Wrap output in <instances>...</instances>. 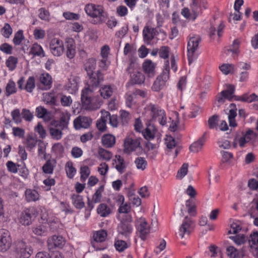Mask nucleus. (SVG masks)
I'll list each match as a JSON object with an SVG mask.
<instances>
[{"label": "nucleus", "instance_id": "f257e3e1", "mask_svg": "<svg viewBox=\"0 0 258 258\" xmlns=\"http://www.w3.org/2000/svg\"><path fill=\"white\" fill-rule=\"evenodd\" d=\"M132 217L131 215H124L117 227V231L119 234L128 237L132 233L133 227L132 225Z\"/></svg>", "mask_w": 258, "mask_h": 258}, {"label": "nucleus", "instance_id": "f03ea898", "mask_svg": "<svg viewBox=\"0 0 258 258\" xmlns=\"http://www.w3.org/2000/svg\"><path fill=\"white\" fill-rule=\"evenodd\" d=\"M227 89L222 91L218 93L216 96L217 101V106L219 107L221 104L225 102V100L227 99L229 101H232L234 97L235 87L233 85H226Z\"/></svg>", "mask_w": 258, "mask_h": 258}, {"label": "nucleus", "instance_id": "7ed1b4c3", "mask_svg": "<svg viewBox=\"0 0 258 258\" xmlns=\"http://www.w3.org/2000/svg\"><path fill=\"white\" fill-rule=\"evenodd\" d=\"M166 63L165 69L163 70L162 74L157 77L152 87V90L155 91H160L169 78V61L167 60Z\"/></svg>", "mask_w": 258, "mask_h": 258}, {"label": "nucleus", "instance_id": "20e7f679", "mask_svg": "<svg viewBox=\"0 0 258 258\" xmlns=\"http://www.w3.org/2000/svg\"><path fill=\"white\" fill-rule=\"evenodd\" d=\"M37 215V211L34 208L27 209L21 214L19 222L23 225H30L36 218Z\"/></svg>", "mask_w": 258, "mask_h": 258}, {"label": "nucleus", "instance_id": "39448f33", "mask_svg": "<svg viewBox=\"0 0 258 258\" xmlns=\"http://www.w3.org/2000/svg\"><path fill=\"white\" fill-rule=\"evenodd\" d=\"M85 10L89 16L97 19L96 23H101L103 21V18H104V16L102 7L101 6L88 4L86 6Z\"/></svg>", "mask_w": 258, "mask_h": 258}, {"label": "nucleus", "instance_id": "423d86ee", "mask_svg": "<svg viewBox=\"0 0 258 258\" xmlns=\"http://www.w3.org/2000/svg\"><path fill=\"white\" fill-rule=\"evenodd\" d=\"M14 253L16 258H29L32 253V250L23 241H19L16 243Z\"/></svg>", "mask_w": 258, "mask_h": 258}, {"label": "nucleus", "instance_id": "0eeeda50", "mask_svg": "<svg viewBox=\"0 0 258 258\" xmlns=\"http://www.w3.org/2000/svg\"><path fill=\"white\" fill-rule=\"evenodd\" d=\"M150 110L151 112L152 119L154 120L158 118V121L160 124L164 125L166 123V117L165 111L162 109L158 105L153 104L151 105Z\"/></svg>", "mask_w": 258, "mask_h": 258}, {"label": "nucleus", "instance_id": "6e6552de", "mask_svg": "<svg viewBox=\"0 0 258 258\" xmlns=\"http://www.w3.org/2000/svg\"><path fill=\"white\" fill-rule=\"evenodd\" d=\"M66 244L64 238L61 235H53L47 240V247L49 250L54 248H62Z\"/></svg>", "mask_w": 258, "mask_h": 258}, {"label": "nucleus", "instance_id": "1a4fd4ad", "mask_svg": "<svg viewBox=\"0 0 258 258\" xmlns=\"http://www.w3.org/2000/svg\"><path fill=\"white\" fill-rule=\"evenodd\" d=\"M11 238L10 234L6 229H0V251H6L11 246Z\"/></svg>", "mask_w": 258, "mask_h": 258}, {"label": "nucleus", "instance_id": "9d476101", "mask_svg": "<svg viewBox=\"0 0 258 258\" xmlns=\"http://www.w3.org/2000/svg\"><path fill=\"white\" fill-rule=\"evenodd\" d=\"M201 39L200 37H191L187 43L188 60L190 64L193 61L194 53L198 48Z\"/></svg>", "mask_w": 258, "mask_h": 258}, {"label": "nucleus", "instance_id": "9b49d317", "mask_svg": "<svg viewBox=\"0 0 258 258\" xmlns=\"http://www.w3.org/2000/svg\"><path fill=\"white\" fill-rule=\"evenodd\" d=\"M88 76L89 78L88 81V87L93 89L100 86L104 81L103 74L100 71H97L96 73H93V75Z\"/></svg>", "mask_w": 258, "mask_h": 258}, {"label": "nucleus", "instance_id": "f8f14e48", "mask_svg": "<svg viewBox=\"0 0 258 258\" xmlns=\"http://www.w3.org/2000/svg\"><path fill=\"white\" fill-rule=\"evenodd\" d=\"M49 47L51 53L57 56H60L64 49L62 41L57 38H54L51 40Z\"/></svg>", "mask_w": 258, "mask_h": 258}, {"label": "nucleus", "instance_id": "ddd939ff", "mask_svg": "<svg viewBox=\"0 0 258 258\" xmlns=\"http://www.w3.org/2000/svg\"><path fill=\"white\" fill-rule=\"evenodd\" d=\"M92 121L91 118L90 117L79 116L74 121V127L76 130H79L81 128H87L90 127Z\"/></svg>", "mask_w": 258, "mask_h": 258}, {"label": "nucleus", "instance_id": "4468645a", "mask_svg": "<svg viewBox=\"0 0 258 258\" xmlns=\"http://www.w3.org/2000/svg\"><path fill=\"white\" fill-rule=\"evenodd\" d=\"M57 120H52L49 127L50 136L53 139L59 140L62 138V133L61 127L58 126Z\"/></svg>", "mask_w": 258, "mask_h": 258}, {"label": "nucleus", "instance_id": "2eb2a0df", "mask_svg": "<svg viewBox=\"0 0 258 258\" xmlns=\"http://www.w3.org/2000/svg\"><path fill=\"white\" fill-rule=\"evenodd\" d=\"M140 142L139 139L126 138L124 141V152L130 153L140 147Z\"/></svg>", "mask_w": 258, "mask_h": 258}, {"label": "nucleus", "instance_id": "dca6fc26", "mask_svg": "<svg viewBox=\"0 0 258 258\" xmlns=\"http://www.w3.org/2000/svg\"><path fill=\"white\" fill-rule=\"evenodd\" d=\"M192 221L187 216L184 218L179 231V235L182 238L185 234L189 235L191 232Z\"/></svg>", "mask_w": 258, "mask_h": 258}, {"label": "nucleus", "instance_id": "f3484780", "mask_svg": "<svg viewBox=\"0 0 258 258\" xmlns=\"http://www.w3.org/2000/svg\"><path fill=\"white\" fill-rule=\"evenodd\" d=\"M227 254L230 258H243L245 255L246 250L242 248L238 250L233 246H230L226 249Z\"/></svg>", "mask_w": 258, "mask_h": 258}, {"label": "nucleus", "instance_id": "a211bd4d", "mask_svg": "<svg viewBox=\"0 0 258 258\" xmlns=\"http://www.w3.org/2000/svg\"><path fill=\"white\" fill-rule=\"evenodd\" d=\"M206 141V133L200 138L197 141L192 143L189 147V150L191 152L197 153L200 151Z\"/></svg>", "mask_w": 258, "mask_h": 258}, {"label": "nucleus", "instance_id": "6ab92c4d", "mask_svg": "<svg viewBox=\"0 0 258 258\" xmlns=\"http://www.w3.org/2000/svg\"><path fill=\"white\" fill-rule=\"evenodd\" d=\"M143 69L149 77H152L155 75V65L151 60L145 61L143 64Z\"/></svg>", "mask_w": 258, "mask_h": 258}, {"label": "nucleus", "instance_id": "aec40b11", "mask_svg": "<svg viewBox=\"0 0 258 258\" xmlns=\"http://www.w3.org/2000/svg\"><path fill=\"white\" fill-rule=\"evenodd\" d=\"M67 50L66 52L67 56L71 59L73 58L76 54V46L73 39H69L67 42Z\"/></svg>", "mask_w": 258, "mask_h": 258}, {"label": "nucleus", "instance_id": "412c9836", "mask_svg": "<svg viewBox=\"0 0 258 258\" xmlns=\"http://www.w3.org/2000/svg\"><path fill=\"white\" fill-rule=\"evenodd\" d=\"M102 143L106 148L113 147L115 143V138L111 134H106L102 136Z\"/></svg>", "mask_w": 258, "mask_h": 258}, {"label": "nucleus", "instance_id": "4be33fe9", "mask_svg": "<svg viewBox=\"0 0 258 258\" xmlns=\"http://www.w3.org/2000/svg\"><path fill=\"white\" fill-rule=\"evenodd\" d=\"M138 230L140 233V237L143 240L146 239V235L150 232V227L147 222L144 221L139 225Z\"/></svg>", "mask_w": 258, "mask_h": 258}, {"label": "nucleus", "instance_id": "5701e85b", "mask_svg": "<svg viewBox=\"0 0 258 258\" xmlns=\"http://www.w3.org/2000/svg\"><path fill=\"white\" fill-rule=\"evenodd\" d=\"M107 235V232L104 230L97 231L93 235L94 241L91 242L92 246L95 247V242H102L104 241Z\"/></svg>", "mask_w": 258, "mask_h": 258}, {"label": "nucleus", "instance_id": "b1692460", "mask_svg": "<svg viewBox=\"0 0 258 258\" xmlns=\"http://www.w3.org/2000/svg\"><path fill=\"white\" fill-rule=\"evenodd\" d=\"M40 81L44 86L42 90H47L50 88L51 85V77L48 74H43L40 77Z\"/></svg>", "mask_w": 258, "mask_h": 258}, {"label": "nucleus", "instance_id": "393cba45", "mask_svg": "<svg viewBox=\"0 0 258 258\" xmlns=\"http://www.w3.org/2000/svg\"><path fill=\"white\" fill-rule=\"evenodd\" d=\"M96 60L95 59L91 58H89L87 62L85 64V69L87 72L88 76L93 75L94 70L95 69Z\"/></svg>", "mask_w": 258, "mask_h": 258}, {"label": "nucleus", "instance_id": "a878e982", "mask_svg": "<svg viewBox=\"0 0 258 258\" xmlns=\"http://www.w3.org/2000/svg\"><path fill=\"white\" fill-rule=\"evenodd\" d=\"M73 203L77 209H81L84 207L85 203L83 201V198L79 195L73 194L72 196Z\"/></svg>", "mask_w": 258, "mask_h": 258}, {"label": "nucleus", "instance_id": "bb28decb", "mask_svg": "<svg viewBox=\"0 0 258 258\" xmlns=\"http://www.w3.org/2000/svg\"><path fill=\"white\" fill-rule=\"evenodd\" d=\"M156 131L154 125L150 124H148L143 133L144 138L147 140L153 139L155 137V132Z\"/></svg>", "mask_w": 258, "mask_h": 258}, {"label": "nucleus", "instance_id": "cd10ccee", "mask_svg": "<svg viewBox=\"0 0 258 258\" xmlns=\"http://www.w3.org/2000/svg\"><path fill=\"white\" fill-rule=\"evenodd\" d=\"M145 80L144 75L141 72H137L131 76V81L133 84H142Z\"/></svg>", "mask_w": 258, "mask_h": 258}, {"label": "nucleus", "instance_id": "c85d7f7f", "mask_svg": "<svg viewBox=\"0 0 258 258\" xmlns=\"http://www.w3.org/2000/svg\"><path fill=\"white\" fill-rule=\"evenodd\" d=\"M33 232L38 236H46L48 233V228L44 225H40L32 228Z\"/></svg>", "mask_w": 258, "mask_h": 258}, {"label": "nucleus", "instance_id": "c756f323", "mask_svg": "<svg viewBox=\"0 0 258 258\" xmlns=\"http://www.w3.org/2000/svg\"><path fill=\"white\" fill-rule=\"evenodd\" d=\"M18 58L13 56H10L7 59L6 64L9 70L12 71L15 69L18 63Z\"/></svg>", "mask_w": 258, "mask_h": 258}, {"label": "nucleus", "instance_id": "7c9ffc66", "mask_svg": "<svg viewBox=\"0 0 258 258\" xmlns=\"http://www.w3.org/2000/svg\"><path fill=\"white\" fill-rule=\"evenodd\" d=\"M38 141L39 140H37L36 138H34L32 135H29L27 137L25 142L27 148L29 150H31L36 146Z\"/></svg>", "mask_w": 258, "mask_h": 258}, {"label": "nucleus", "instance_id": "2f4dec72", "mask_svg": "<svg viewBox=\"0 0 258 258\" xmlns=\"http://www.w3.org/2000/svg\"><path fill=\"white\" fill-rule=\"evenodd\" d=\"M97 213L101 217H106L110 213V209L105 204H101L97 208Z\"/></svg>", "mask_w": 258, "mask_h": 258}, {"label": "nucleus", "instance_id": "473e14b6", "mask_svg": "<svg viewBox=\"0 0 258 258\" xmlns=\"http://www.w3.org/2000/svg\"><path fill=\"white\" fill-rule=\"evenodd\" d=\"M30 53L33 54L34 55L44 56V53L41 46L37 43H34L31 48L30 51Z\"/></svg>", "mask_w": 258, "mask_h": 258}, {"label": "nucleus", "instance_id": "72a5a7b5", "mask_svg": "<svg viewBox=\"0 0 258 258\" xmlns=\"http://www.w3.org/2000/svg\"><path fill=\"white\" fill-rule=\"evenodd\" d=\"M66 170L69 178H72L76 172V169L73 167V164L72 162L69 161L66 165Z\"/></svg>", "mask_w": 258, "mask_h": 258}, {"label": "nucleus", "instance_id": "f704fd0d", "mask_svg": "<svg viewBox=\"0 0 258 258\" xmlns=\"http://www.w3.org/2000/svg\"><path fill=\"white\" fill-rule=\"evenodd\" d=\"M104 114L107 119L108 117H109L110 125L114 127H116L118 125L117 116L116 115H111L110 113L108 111H105Z\"/></svg>", "mask_w": 258, "mask_h": 258}, {"label": "nucleus", "instance_id": "c9c22d12", "mask_svg": "<svg viewBox=\"0 0 258 258\" xmlns=\"http://www.w3.org/2000/svg\"><path fill=\"white\" fill-rule=\"evenodd\" d=\"M16 92V85L14 82L10 80L6 88V95L9 96Z\"/></svg>", "mask_w": 258, "mask_h": 258}, {"label": "nucleus", "instance_id": "e433bc0d", "mask_svg": "<svg viewBox=\"0 0 258 258\" xmlns=\"http://www.w3.org/2000/svg\"><path fill=\"white\" fill-rule=\"evenodd\" d=\"M135 163L136 165L137 168L142 170H145L147 165V162L143 157L137 158L135 161Z\"/></svg>", "mask_w": 258, "mask_h": 258}, {"label": "nucleus", "instance_id": "4c0bfd02", "mask_svg": "<svg viewBox=\"0 0 258 258\" xmlns=\"http://www.w3.org/2000/svg\"><path fill=\"white\" fill-rule=\"evenodd\" d=\"M219 119V116L217 114H214L209 117L208 122L209 128L213 129L218 125Z\"/></svg>", "mask_w": 258, "mask_h": 258}, {"label": "nucleus", "instance_id": "58836bf2", "mask_svg": "<svg viewBox=\"0 0 258 258\" xmlns=\"http://www.w3.org/2000/svg\"><path fill=\"white\" fill-rule=\"evenodd\" d=\"M101 96L104 98L110 97L112 93L111 87L109 86H104L99 90Z\"/></svg>", "mask_w": 258, "mask_h": 258}, {"label": "nucleus", "instance_id": "ea45409f", "mask_svg": "<svg viewBox=\"0 0 258 258\" xmlns=\"http://www.w3.org/2000/svg\"><path fill=\"white\" fill-rule=\"evenodd\" d=\"M26 198L28 202L35 201L38 199V194L35 190H27Z\"/></svg>", "mask_w": 258, "mask_h": 258}, {"label": "nucleus", "instance_id": "a19ab883", "mask_svg": "<svg viewBox=\"0 0 258 258\" xmlns=\"http://www.w3.org/2000/svg\"><path fill=\"white\" fill-rule=\"evenodd\" d=\"M104 186H100L93 196L92 202L97 203L100 202L102 197V192L103 191Z\"/></svg>", "mask_w": 258, "mask_h": 258}, {"label": "nucleus", "instance_id": "79ce46f5", "mask_svg": "<svg viewBox=\"0 0 258 258\" xmlns=\"http://www.w3.org/2000/svg\"><path fill=\"white\" fill-rule=\"evenodd\" d=\"M107 121V118H106V117L105 116L104 113L103 114V116L101 117V118L99 119V120L97 121V122L96 123V126L98 128V129L101 131L104 132L105 131L106 126V123Z\"/></svg>", "mask_w": 258, "mask_h": 258}, {"label": "nucleus", "instance_id": "37998d69", "mask_svg": "<svg viewBox=\"0 0 258 258\" xmlns=\"http://www.w3.org/2000/svg\"><path fill=\"white\" fill-rule=\"evenodd\" d=\"M1 33L4 37L9 38L12 33V28L10 25L8 23H6L1 29Z\"/></svg>", "mask_w": 258, "mask_h": 258}, {"label": "nucleus", "instance_id": "c03bdc74", "mask_svg": "<svg viewBox=\"0 0 258 258\" xmlns=\"http://www.w3.org/2000/svg\"><path fill=\"white\" fill-rule=\"evenodd\" d=\"M70 115L69 114L63 115L60 119V121H57L58 123V126L59 127H61V130H63L64 128L67 127L68 124L69 123V120H70Z\"/></svg>", "mask_w": 258, "mask_h": 258}, {"label": "nucleus", "instance_id": "a18cd8bd", "mask_svg": "<svg viewBox=\"0 0 258 258\" xmlns=\"http://www.w3.org/2000/svg\"><path fill=\"white\" fill-rule=\"evenodd\" d=\"M114 246L117 250L122 252L127 247L126 242L122 240H117L115 241Z\"/></svg>", "mask_w": 258, "mask_h": 258}, {"label": "nucleus", "instance_id": "49530a36", "mask_svg": "<svg viewBox=\"0 0 258 258\" xmlns=\"http://www.w3.org/2000/svg\"><path fill=\"white\" fill-rule=\"evenodd\" d=\"M221 71L225 75H228L229 73H232L233 71L234 66L232 64L225 63L223 64L219 67Z\"/></svg>", "mask_w": 258, "mask_h": 258}, {"label": "nucleus", "instance_id": "de8ad7c7", "mask_svg": "<svg viewBox=\"0 0 258 258\" xmlns=\"http://www.w3.org/2000/svg\"><path fill=\"white\" fill-rule=\"evenodd\" d=\"M24 39L23 36V31L21 30H19L15 35L13 39L14 43L16 45H19L21 43L22 41Z\"/></svg>", "mask_w": 258, "mask_h": 258}, {"label": "nucleus", "instance_id": "09e8293b", "mask_svg": "<svg viewBox=\"0 0 258 258\" xmlns=\"http://www.w3.org/2000/svg\"><path fill=\"white\" fill-rule=\"evenodd\" d=\"M81 179L85 181L90 173L89 168L87 166H82L80 168Z\"/></svg>", "mask_w": 258, "mask_h": 258}, {"label": "nucleus", "instance_id": "8fccbe9b", "mask_svg": "<svg viewBox=\"0 0 258 258\" xmlns=\"http://www.w3.org/2000/svg\"><path fill=\"white\" fill-rule=\"evenodd\" d=\"M98 154L103 159L109 160L112 157V154L109 151L103 148H99Z\"/></svg>", "mask_w": 258, "mask_h": 258}, {"label": "nucleus", "instance_id": "3c124183", "mask_svg": "<svg viewBox=\"0 0 258 258\" xmlns=\"http://www.w3.org/2000/svg\"><path fill=\"white\" fill-rule=\"evenodd\" d=\"M229 238L238 245L243 244L246 241V237L243 234L237 235L236 236H230Z\"/></svg>", "mask_w": 258, "mask_h": 258}, {"label": "nucleus", "instance_id": "603ef678", "mask_svg": "<svg viewBox=\"0 0 258 258\" xmlns=\"http://www.w3.org/2000/svg\"><path fill=\"white\" fill-rule=\"evenodd\" d=\"M165 144L169 150H171L176 146L175 140L171 136H167L165 139Z\"/></svg>", "mask_w": 258, "mask_h": 258}, {"label": "nucleus", "instance_id": "864d4df0", "mask_svg": "<svg viewBox=\"0 0 258 258\" xmlns=\"http://www.w3.org/2000/svg\"><path fill=\"white\" fill-rule=\"evenodd\" d=\"M120 118L122 125L126 124L130 120L129 113L125 110H121Z\"/></svg>", "mask_w": 258, "mask_h": 258}, {"label": "nucleus", "instance_id": "5fc2aeb1", "mask_svg": "<svg viewBox=\"0 0 258 258\" xmlns=\"http://www.w3.org/2000/svg\"><path fill=\"white\" fill-rule=\"evenodd\" d=\"M35 87V79L33 77H30L28 79L26 84L25 87L28 92H31L33 89Z\"/></svg>", "mask_w": 258, "mask_h": 258}, {"label": "nucleus", "instance_id": "6e6d98bb", "mask_svg": "<svg viewBox=\"0 0 258 258\" xmlns=\"http://www.w3.org/2000/svg\"><path fill=\"white\" fill-rule=\"evenodd\" d=\"M13 120L16 123H19L22 121L21 113L19 109H15L11 112Z\"/></svg>", "mask_w": 258, "mask_h": 258}, {"label": "nucleus", "instance_id": "4d7b16f0", "mask_svg": "<svg viewBox=\"0 0 258 258\" xmlns=\"http://www.w3.org/2000/svg\"><path fill=\"white\" fill-rule=\"evenodd\" d=\"M39 17L43 20L48 21L49 20V13L44 8L39 10Z\"/></svg>", "mask_w": 258, "mask_h": 258}, {"label": "nucleus", "instance_id": "13d9d810", "mask_svg": "<svg viewBox=\"0 0 258 258\" xmlns=\"http://www.w3.org/2000/svg\"><path fill=\"white\" fill-rule=\"evenodd\" d=\"M43 171L45 173L51 174L53 172V167L51 164L50 160L46 161L45 164L42 167Z\"/></svg>", "mask_w": 258, "mask_h": 258}, {"label": "nucleus", "instance_id": "bf43d9fd", "mask_svg": "<svg viewBox=\"0 0 258 258\" xmlns=\"http://www.w3.org/2000/svg\"><path fill=\"white\" fill-rule=\"evenodd\" d=\"M0 50L7 54H11L13 47L8 43H5L0 46Z\"/></svg>", "mask_w": 258, "mask_h": 258}, {"label": "nucleus", "instance_id": "052dcab7", "mask_svg": "<svg viewBox=\"0 0 258 258\" xmlns=\"http://www.w3.org/2000/svg\"><path fill=\"white\" fill-rule=\"evenodd\" d=\"M35 131L39 134L41 138L43 139L46 137V131L41 123H38L37 126L35 127Z\"/></svg>", "mask_w": 258, "mask_h": 258}, {"label": "nucleus", "instance_id": "680f3d73", "mask_svg": "<svg viewBox=\"0 0 258 258\" xmlns=\"http://www.w3.org/2000/svg\"><path fill=\"white\" fill-rule=\"evenodd\" d=\"M8 170L9 172L16 173L18 171L17 167L19 166V165H16L13 162L11 161H9L7 162L6 164Z\"/></svg>", "mask_w": 258, "mask_h": 258}, {"label": "nucleus", "instance_id": "e2e57ef3", "mask_svg": "<svg viewBox=\"0 0 258 258\" xmlns=\"http://www.w3.org/2000/svg\"><path fill=\"white\" fill-rule=\"evenodd\" d=\"M61 104L63 106H70L72 103V100L70 96L61 95L60 98Z\"/></svg>", "mask_w": 258, "mask_h": 258}, {"label": "nucleus", "instance_id": "0e129e2a", "mask_svg": "<svg viewBox=\"0 0 258 258\" xmlns=\"http://www.w3.org/2000/svg\"><path fill=\"white\" fill-rule=\"evenodd\" d=\"M13 134L15 137L20 138H23L25 135V131L19 127H14L13 128Z\"/></svg>", "mask_w": 258, "mask_h": 258}, {"label": "nucleus", "instance_id": "69168bd1", "mask_svg": "<svg viewBox=\"0 0 258 258\" xmlns=\"http://www.w3.org/2000/svg\"><path fill=\"white\" fill-rule=\"evenodd\" d=\"M249 244L255 245L257 246L256 248H258V232H254L252 234L250 235V239L248 240Z\"/></svg>", "mask_w": 258, "mask_h": 258}, {"label": "nucleus", "instance_id": "338daca9", "mask_svg": "<svg viewBox=\"0 0 258 258\" xmlns=\"http://www.w3.org/2000/svg\"><path fill=\"white\" fill-rule=\"evenodd\" d=\"M169 48L167 46H163L160 48L159 55L161 58L166 59L169 56Z\"/></svg>", "mask_w": 258, "mask_h": 258}, {"label": "nucleus", "instance_id": "774afa93", "mask_svg": "<svg viewBox=\"0 0 258 258\" xmlns=\"http://www.w3.org/2000/svg\"><path fill=\"white\" fill-rule=\"evenodd\" d=\"M47 112V110L42 106H39L36 109V115L38 118H43Z\"/></svg>", "mask_w": 258, "mask_h": 258}]
</instances>
